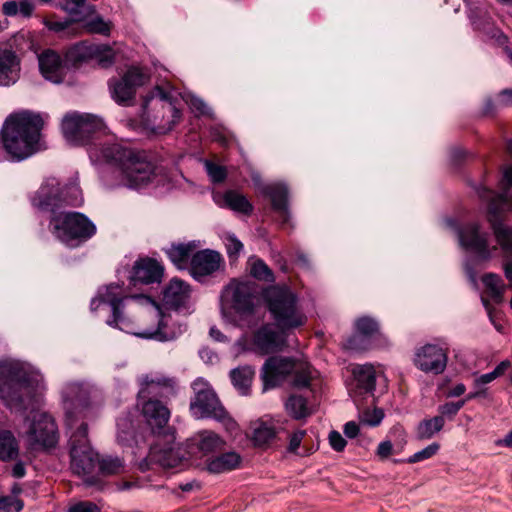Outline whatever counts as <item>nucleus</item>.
Here are the masks:
<instances>
[{"mask_svg": "<svg viewBox=\"0 0 512 512\" xmlns=\"http://www.w3.org/2000/svg\"><path fill=\"white\" fill-rule=\"evenodd\" d=\"M189 297V285L179 279H172L163 291L164 303L172 308L184 305Z\"/></svg>", "mask_w": 512, "mask_h": 512, "instance_id": "nucleus-28", "label": "nucleus"}, {"mask_svg": "<svg viewBox=\"0 0 512 512\" xmlns=\"http://www.w3.org/2000/svg\"><path fill=\"white\" fill-rule=\"evenodd\" d=\"M40 115L23 111L10 115L2 132L3 146L14 160H23L41 149Z\"/></svg>", "mask_w": 512, "mask_h": 512, "instance_id": "nucleus-6", "label": "nucleus"}, {"mask_svg": "<svg viewBox=\"0 0 512 512\" xmlns=\"http://www.w3.org/2000/svg\"><path fill=\"white\" fill-rule=\"evenodd\" d=\"M86 0H65L62 4V8L70 15L78 16L80 10L84 7Z\"/></svg>", "mask_w": 512, "mask_h": 512, "instance_id": "nucleus-56", "label": "nucleus"}, {"mask_svg": "<svg viewBox=\"0 0 512 512\" xmlns=\"http://www.w3.org/2000/svg\"><path fill=\"white\" fill-rule=\"evenodd\" d=\"M101 304L111 307L112 318L107 320L108 325L138 337L166 342L183 333L182 326L173 323L170 315L154 300L144 295H128L118 284L98 290L91 308L96 310Z\"/></svg>", "mask_w": 512, "mask_h": 512, "instance_id": "nucleus-2", "label": "nucleus"}, {"mask_svg": "<svg viewBox=\"0 0 512 512\" xmlns=\"http://www.w3.org/2000/svg\"><path fill=\"white\" fill-rule=\"evenodd\" d=\"M439 449H440V445L438 443L434 442V443L428 445L427 447H425L424 449H422V450L416 452L415 454H413L412 456H410L408 459L405 460V462H407L409 464H413V463H417V462H421V461L430 459L438 453Z\"/></svg>", "mask_w": 512, "mask_h": 512, "instance_id": "nucleus-47", "label": "nucleus"}, {"mask_svg": "<svg viewBox=\"0 0 512 512\" xmlns=\"http://www.w3.org/2000/svg\"><path fill=\"white\" fill-rule=\"evenodd\" d=\"M356 331L359 335H355L350 338L347 342V347L351 349H360L357 345V341L361 336L370 337L378 332L377 322L370 317H361L355 323Z\"/></svg>", "mask_w": 512, "mask_h": 512, "instance_id": "nucleus-33", "label": "nucleus"}, {"mask_svg": "<svg viewBox=\"0 0 512 512\" xmlns=\"http://www.w3.org/2000/svg\"><path fill=\"white\" fill-rule=\"evenodd\" d=\"M65 139L73 145H86L92 135L104 127L100 118L91 114L67 113L62 120Z\"/></svg>", "mask_w": 512, "mask_h": 512, "instance_id": "nucleus-13", "label": "nucleus"}, {"mask_svg": "<svg viewBox=\"0 0 512 512\" xmlns=\"http://www.w3.org/2000/svg\"><path fill=\"white\" fill-rule=\"evenodd\" d=\"M482 282L488 295L495 302H501L503 294L506 290V285L504 284L502 278L495 273H486L482 276Z\"/></svg>", "mask_w": 512, "mask_h": 512, "instance_id": "nucleus-35", "label": "nucleus"}, {"mask_svg": "<svg viewBox=\"0 0 512 512\" xmlns=\"http://www.w3.org/2000/svg\"><path fill=\"white\" fill-rule=\"evenodd\" d=\"M466 400H460L458 402H448L440 407V412L443 415L453 416L464 406Z\"/></svg>", "mask_w": 512, "mask_h": 512, "instance_id": "nucleus-58", "label": "nucleus"}, {"mask_svg": "<svg viewBox=\"0 0 512 512\" xmlns=\"http://www.w3.org/2000/svg\"><path fill=\"white\" fill-rule=\"evenodd\" d=\"M20 492L19 488H13V494L8 496L0 497V512H20L24 503L17 497Z\"/></svg>", "mask_w": 512, "mask_h": 512, "instance_id": "nucleus-44", "label": "nucleus"}, {"mask_svg": "<svg viewBox=\"0 0 512 512\" xmlns=\"http://www.w3.org/2000/svg\"><path fill=\"white\" fill-rule=\"evenodd\" d=\"M117 428L120 441H127L133 434V424L128 417L118 419Z\"/></svg>", "mask_w": 512, "mask_h": 512, "instance_id": "nucleus-51", "label": "nucleus"}, {"mask_svg": "<svg viewBox=\"0 0 512 512\" xmlns=\"http://www.w3.org/2000/svg\"><path fill=\"white\" fill-rule=\"evenodd\" d=\"M72 23V20H64V21H47L46 26L49 30L55 31V32H61L67 29Z\"/></svg>", "mask_w": 512, "mask_h": 512, "instance_id": "nucleus-60", "label": "nucleus"}, {"mask_svg": "<svg viewBox=\"0 0 512 512\" xmlns=\"http://www.w3.org/2000/svg\"><path fill=\"white\" fill-rule=\"evenodd\" d=\"M358 432H359V427L355 422L350 421L345 424L344 433L348 438L356 437Z\"/></svg>", "mask_w": 512, "mask_h": 512, "instance_id": "nucleus-61", "label": "nucleus"}, {"mask_svg": "<svg viewBox=\"0 0 512 512\" xmlns=\"http://www.w3.org/2000/svg\"><path fill=\"white\" fill-rule=\"evenodd\" d=\"M253 376L254 370L250 366L235 368L230 373L233 385L242 395L248 394Z\"/></svg>", "mask_w": 512, "mask_h": 512, "instance_id": "nucleus-34", "label": "nucleus"}, {"mask_svg": "<svg viewBox=\"0 0 512 512\" xmlns=\"http://www.w3.org/2000/svg\"><path fill=\"white\" fill-rule=\"evenodd\" d=\"M194 397L190 401V413L195 419L213 418L233 433L238 429L236 421L221 404L211 385L203 378L192 383Z\"/></svg>", "mask_w": 512, "mask_h": 512, "instance_id": "nucleus-8", "label": "nucleus"}, {"mask_svg": "<svg viewBox=\"0 0 512 512\" xmlns=\"http://www.w3.org/2000/svg\"><path fill=\"white\" fill-rule=\"evenodd\" d=\"M250 274L261 281L265 282H273L274 275L271 269L266 265V263L255 257H251L248 261Z\"/></svg>", "mask_w": 512, "mask_h": 512, "instance_id": "nucleus-42", "label": "nucleus"}, {"mask_svg": "<svg viewBox=\"0 0 512 512\" xmlns=\"http://www.w3.org/2000/svg\"><path fill=\"white\" fill-rule=\"evenodd\" d=\"M60 202H65L72 206H79L83 199L80 189L77 185H72L64 191L59 187V181L56 178H48L38 189L34 198V206L43 210L53 211Z\"/></svg>", "mask_w": 512, "mask_h": 512, "instance_id": "nucleus-14", "label": "nucleus"}, {"mask_svg": "<svg viewBox=\"0 0 512 512\" xmlns=\"http://www.w3.org/2000/svg\"><path fill=\"white\" fill-rule=\"evenodd\" d=\"M162 276L163 267L156 260L143 258L135 262L130 279L134 285L151 284L160 282Z\"/></svg>", "mask_w": 512, "mask_h": 512, "instance_id": "nucleus-24", "label": "nucleus"}, {"mask_svg": "<svg viewBox=\"0 0 512 512\" xmlns=\"http://www.w3.org/2000/svg\"><path fill=\"white\" fill-rule=\"evenodd\" d=\"M50 226L56 238L71 247L87 241L96 233L95 225L78 212L55 214L50 221Z\"/></svg>", "mask_w": 512, "mask_h": 512, "instance_id": "nucleus-11", "label": "nucleus"}, {"mask_svg": "<svg viewBox=\"0 0 512 512\" xmlns=\"http://www.w3.org/2000/svg\"><path fill=\"white\" fill-rule=\"evenodd\" d=\"M206 172L214 183H220L225 180L227 176L226 169L223 166L215 164L211 161H205Z\"/></svg>", "mask_w": 512, "mask_h": 512, "instance_id": "nucleus-49", "label": "nucleus"}, {"mask_svg": "<svg viewBox=\"0 0 512 512\" xmlns=\"http://www.w3.org/2000/svg\"><path fill=\"white\" fill-rule=\"evenodd\" d=\"M84 27L89 33L108 36L112 29V23L110 21H105L101 16H95L94 18L86 21Z\"/></svg>", "mask_w": 512, "mask_h": 512, "instance_id": "nucleus-45", "label": "nucleus"}, {"mask_svg": "<svg viewBox=\"0 0 512 512\" xmlns=\"http://www.w3.org/2000/svg\"><path fill=\"white\" fill-rule=\"evenodd\" d=\"M224 297L241 316L254 314L257 297L253 283L234 280L226 287Z\"/></svg>", "mask_w": 512, "mask_h": 512, "instance_id": "nucleus-18", "label": "nucleus"}, {"mask_svg": "<svg viewBox=\"0 0 512 512\" xmlns=\"http://www.w3.org/2000/svg\"><path fill=\"white\" fill-rule=\"evenodd\" d=\"M266 193L271 198L274 210L277 211L282 220L286 222L288 220L287 187L280 183L272 184L266 188Z\"/></svg>", "mask_w": 512, "mask_h": 512, "instance_id": "nucleus-29", "label": "nucleus"}, {"mask_svg": "<svg viewBox=\"0 0 512 512\" xmlns=\"http://www.w3.org/2000/svg\"><path fill=\"white\" fill-rule=\"evenodd\" d=\"M394 453H398V452L396 451L395 444L391 440L382 441L378 445L377 451H376L377 456L381 459H386Z\"/></svg>", "mask_w": 512, "mask_h": 512, "instance_id": "nucleus-55", "label": "nucleus"}, {"mask_svg": "<svg viewBox=\"0 0 512 512\" xmlns=\"http://www.w3.org/2000/svg\"><path fill=\"white\" fill-rule=\"evenodd\" d=\"M196 248L192 243L172 245L167 251L169 259L179 269L187 266L191 252Z\"/></svg>", "mask_w": 512, "mask_h": 512, "instance_id": "nucleus-36", "label": "nucleus"}, {"mask_svg": "<svg viewBox=\"0 0 512 512\" xmlns=\"http://www.w3.org/2000/svg\"><path fill=\"white\" fill-rule=\"evenodd\" d=\"M18 443L10 431L0 432V459L11 460L18 456Z\"/></svg>", "mask_w": 512, "mask_h": 512, "instance_id": "nucleus-39", "label": "nucleus"}, {"mask_svg": "<svg viewBox=\"0 0 512 512\" xmlns=\"http://www.w3.org/2000/svg\"><path fill=\"white\" fill-rule=\"evenodd\" d=\"M156 100V106L161 108V116L157 113L153 115L150 126L154 133L165 134L173 129L181 119V111L176 107L173 102V95L171 91H167L164 87L156 86L147 96L143 103L144 113L149 117L148 107L149 103Z\"/></svg>", "mask_w": 512, "mask_h": 512, "instance_id": "nucleus-12", "label": "nucleus"}, {"mask_svg": "<svg viewBox=\"0 0 512 512\" xmlns=\"http://www.w3.org/2000/svg\"><path fill=\"white\" fill-rule=\"evenodd\" d=\"M241 461V456L237 452L227 451L206 457L203 461L197 462L196 466L210 474H223L239 468Z\"/></svg>", "mask_w": 512, "mask_h": 512, "instance_id": "nucleus-22", "label": "nucleus"}, {"mask_svg": "<svg viewBox=\"0 0 512 512\" xmlns=\"http://www.w3.org/2000/svg\"><path fill=\"white\" fill-rule=\"evenodd\" d=\"M465 391V385L462 383H458L447 392V397H459L463 395Z\"/></svg>", "mask_w": 512, "mask_h": 512, "instance_id": "nucleus-64", "label": "nucleus"}, {"mask_svg": "<svg viewBox=\"0 0 512 512\" xmlns=\"http://www.w3.org/2000/svg\"><path fill=\"white\" fill-rule=\"evenodd\" d=\"M502 267L505 278L512 286V258H505Z\"/></svg>", "mask_w": 512, "mask_h": 512, "instance_id": "nucleus-62", "label": "nucleus"}, {"mask_svg": "<svg viewBox=\"0 0 512 512\" xmlns=\"http://www.w3.org/2000/svg\"><path fill=\"white\" fill-rule=\"evenodd\" d=\"M353 375L357 387L361 392H372L375 388L376 371L373 365H357L353 368Z\"/></svg>", "mask_w": 512, "mask_h": 512, "instance_id": "nucleus-30", "label": "nucleus"}, {"mask_svg": "<svg viewBox=\"0 0 512 512\" xmlns=\"http://www.w3.org/2000/svg\"><path fill=\"white\" fill-rule=\"evenodd\" d=\"M190 107H191L192 110L197 112L199 115H208V114H210L209 107L200 98L192 97L190 99Z\"/></svg>", "mask_w": 512, "mask_h": 512, "instance_id": "nucleus-59", "label": "nucleus"}, {"mask_svg": "<svg viewBox=\"0 0 512 512\" xmlns=\"http://www.w3.org/2000/svg\"><path fill=\"white\" fill-rule=\"evenodd\" d=\"M79 59L94 58L102 67H108L115 61V53L107 45H90L81 43L75 47Z\"/></svg>", "mask_w": 512, "mask_h": 512, "instance_id": "nucleus-27", "label": "nucleus"}, {"mask_svg": "<svg viewBox=\"0 0 512 512\" xmlns=\"http://www.w3.org/2000/svg\"><path fill=\"white\" fill-rule=\"evenodd\" d=\"M276 430L274 427L267 423L260 422L256 423L253 432L252 440L257 446L269 445L276 438Z\"/></svg>", "mask_w": 512, "mask_h": 512, "instance_id": "nucleus-40", "label": "nucleus"}, {"mask_svg": "<svg viewBox=\"0 0 512 512\" xmlns=\"http://www.w3.org/2000/svg\"><path fill=\"white\" fill-rule=\"evenodd\" d=\"M67 512H100V508L91 501H78L72 503Z\"/></svg>", "mask_w": 512, "mask_h": 512, "instance_id": "nucleus-53", "label": "nucleus"}, {"mask_svg": "<svg viewBox=\"0 0 512 512\" xmlns=\"http://www.w3.org/2000/svg\"><path fill=\"white\" fill-rule=\"evenodd\" d=\"M20 59L9 49L0 50V85L9 86L20 77Z\"/></svg>", "mask_w": 512, "mask_h": 512, "instance_id": "nucleus-26", "label": "nucleus"}, {"mask_svg": "<svg viewBox=\"0 0 512 512\" xmlns=\"http://www.w3.org/2000/svg\"><path fill=\"white\" fill-rule=\"evenodd\" d=\"M268 309L280 331L265 324L253 335L257 351L268 354L281 350L286 345V332L303 326L307 317L297 304L296 295L286 286H271L264 292Z\"/></svg>", "mask_w": 512, "mask_h": 512, "instance_id": "nucleus-4", "label": "nucleus"}, {"mask_svg": "<svg viewBox=\"0 0 512 512\" xmlns=\"http://www.w3.org/2000/svg\"><path fill=\"white\" fill-rule=\"evenodd\" d=\"M328 439L331 447L338 452L343 451L347 444L343 436L337 431H331Z\"/></svg>", "mask_w": 512, "mask_h": 512, "instance_id": "nucleus-57", "label": "nucleus"}, {"mask_svg": "<svg viewBox=\"0 0 512 512\" xmlns=\"http://www.w3.org/2000/svg\"><path fill=\"white\" fill-rule=\"evenodd\" d=\"M139 398L143 400L141 413L145 422L155 435L166 433V430H175L168 425L170 410L160 400L149 398L150 396L169 397L175 394L177 381L160 373H150L139 378Z\"/></svg>", "mask_w": 512, "mask_h": 512, "instance_id": "nucleus-5", "label": "nucleus"}, {"mask_svg": "<svg viewBox=\"0 0 512 512\" xmlns=\"http://www.w3.org/2000/svg\"><path fill=\"white\" fill-rule=\"evenodd\" d=\"M34 5L31 0H11L2 5V12L5 16L14 17L21 15L23 17L31 16Z\"/></svg>", "mask_w": 512, "mask_h": 512, "instance_id": "nucleus-37", "label": "nucleus"}, {"mask_svg": "<svg viewBox=\"0 0 512 512\" xmlns=\"http://www.w3.org/2000/svg\"><path fill=\"white\" fill-rule=\"evenodd\" d=\"M444 423L445 421L442 416H435L421 421L417 427V437L421 440L432 438L442 430Z\"/></svg>", "mask_w": 512, "mask_h": 512, "instance_id": "nucleus-38", "label": "nucleus"}, {"mask_svg": "<svg viewBox=\"0 0 512 512\" xmlns=\"http://www.w3.org/2000/svg\"><path fill=\"white\" fill-rule=\"evenodd\" d=\"M384 416V413L381 409L377 408H367L362 411H360V421L363 424L369 425V426H377L380 424Z\"/></svg>", "mask_w": 512, "mask_h": 512, "instance_id": "nucleus-48", "label": "nucleus"}, {"mask_svg": "<svg viewBox=\"0 0 512 512\" xmlns=\"http://www.w3.org/2000/svg\"><path fill=\"white\" fill-rule=\"evenodd\" d=\"M225 204L232 210L244 214H249L252 211V205L243 196L235 191H228L224 195Z\"/></svg>", "mask_w": 512, "mask_h": 512, "instance_id": "nucleus-41", "label": "nucleus"}, {"mask_svg": "<svg viewBox=\"0 0 512 512\" xmlns=\"http://www.w3.org/2000/svg\"><path fill=\"white\" fill-rule=\"evenodd\" d=\"M200 357L206 362V363H213L215 360H217V355L211 351L208 348H203L199 352Z\"/></svg>", "mask_w": 512, "mask_h": 512, "instance_id": "nucleus-63", "label": "nucleus"}, {"mask_svg": "<svg viewBox=\"0 0 512 512\" xmlns=\"http://www.w3.org/2000/svg\"><path fill=\"white\" fill-rule=\"evenodd\" d=\"M389 436L394 439L396 451L402 452L407 443V434H406L404 428L399 425L394 426L390 430Z\"/></svg>", "mask_w": 512, "mask_h": 512, "instance_id": "nucleus-50", "label": "nucleus"}, {"mask_svg": "<svg viewBox=\"0 0 512 512\" xmlns=\"http://www.w3.org/2000/svg\"><path fill=\"white\" fill-rule=\"evenodd\" d=\"M39 69L43 77L53 83L64 79L65 66L62 57L53 50H45L38 55Z\"/></svg>", "mask_w": 512, "mask_h": 512, "instance_id": "nucleus-23", "label": "nucleus"}, {"mask_svg": "<svg viewBox=\"0 0 512 512\" xmlns=\"http://www.w3.org/2000/svg\"><path fill=\"white\" fill-rule=\"evenodd\" d=\"M285 410L295 420L305 419L313 412L307 399L297 394L288 397L285 402Z\"/></svg>", "mask_w": 512, "mask_h": 512, "instance_id": "nucleus-31", "label": "nucleus"}, {"mask_svg": "<svg viewBox=\"0 0 512 512\" xmlns=\"http://www.w3.org/2000/svg\"><path fill=\"white\" fill-rule=\"evenodd\" d=\"M45 389L42 374L29 363L0 361V398L11 410L28 412L19 435L30 450L50 449L58 442L54 419L37 409Z\"/></svg>", "mask_w": 512, "mask_h": 512, "instance_id": "nucleus-1", "label": "nucleus"}, {"mask_svg": "<svg viewBox=\"0 0 512 512\" xmlns=\"http://www.w3.org/2000/svg\"><path fill=\"white\" fill-rule=\"evenodd\" d=\"M305 435H306L305 430H298V431L294 432L293 434H291V436L289 437L288 451L291 453L301 455V456L307 455L308 453L306 451H304V452L298 451V449L300 448V444Z\"/></svg>", "mask_w": 512, "mask_h": 512, "instance_id": "nucleus-52", "label": "nucleus"}, {"mask_svg": "<svg viewBox=\"0 0 512 512\" xmlns=\"http://www.w3.org/2000/svg\"><path fill=\"white\" fill-rule=\"evenodd\" d=\"M97 467L102 474L113 475L122 471L123 463L118 457H106L102 460L98 459Z\"/></svg>", "mask_w": 512, "mask_h": 512, "instance_id": "nucleus-46", "label": "nucleus"}, {"mask_svg": "<svg viewBox=\"0 0 512 512\" xmlns=\"http://www.w3.org/2000/svg\"><path fill=\"white\" fill-rule=\"evenodd\" d=\"M187 463V450L176 442L175 430H166V433L156 436L147 457L139 464V467L145 471L155 464L163 469H171L184 466Z\"/></svg>", "mask_w": 512, "mask_h": 512, "instance_id": "nucleus-9", "label": "nucleus"}, {"mask_svg": "<svg viewBox=\"0 0 512 512\" xmlns=\"http://www.w3.org/2000/svg\"><path fill=\"white\" fill-rule=\"evenodd\" d=\"M225 441L217 433L210 430H203L195 434L188 443L187 456L196 466L197 462L203 461L220 451Z\"/></svg>", "mask_w": 512, "mask_h": 512, "instance_id": "nucleus-17", "label": "nucleus"}, {"mask_svg": "<svg viewBox=\"0 0 512 512\" xmlns=\"http://www.w3.org/2000/svg\"><path fill=\"white\" fill-rule=\"evenodd\" d=\"M88 153L95 163H108L115 168L118 185L141 189L151 184L164 185L163 168L153 165L145 155L127 148L113 140L93 137Z\"/></svg>", "mask_w": 512, "mask_h": 512, "instance_id": "nucleus-3", "label": "nucleus"}, {"mask_svg": "<svg viewBox=\"0 0 512 512\" xmlns=\"http://www.w3.org/2000/svg\"><path fill=\"white\" fill-rule=\"evenodd\" d=\"M500 184L502 193L492 197L490 203L495 202L503 210H512V198L508 194V189L512 186V165L504 169Z\"/></svg>", "mask_w": 512, "mask_h": 512, "instance_id": "nucleus-32", "label": "nucleus"}, {"mask_svg": "<svg viewBox=\"0 0 512 512\" xmlns=\"http://www.w3.org/2000/svg\"><path fill=\"white\" fill-rule=\"evenodd\" d=\"M506 211L502 207H497L495 202L489 203L488 220L504 258H512V227L501 224L498 219L500 214Z\"/></svg>", "mask_w": 512, "mask_h": 512, "instance_id": "nucleus-21", "label": "nucleus"}, {"mask_svg": "<svg viewBox=\"0 0 512 512\" xmlns=\"http://www.w3.org/2000/svg\"><path fill=\"white\" fill-rule=\"evenodd\" d=\"M63 403L66 410L67 425L69 428L74 426V409L82 408L86 405L87 391L80 384H69L63 392Z\"/></svg>", "mask_w": 512, "mask_h": 512, "instance_id": "nucleus-25", "label": "nucleus"}, {"mask_svg": "<svg viewBox=\"0 0 512 512\" xmlns=\"http://www.w3.org/2000/svg\"><path fill=\"white\" fill-rule=\"evenodd\" d=\"M288 376H293L292 384L303 388L310 386L317 372L303 359L291 357H269L262 368L264 390L280 385Z\"/></svg>", "mask_w": 512, "mask_h": 512, "instance_id": "nucleus-7", "label": "nucleus"}, {"mask_svg": "<svg viewBox=\"0 0 512 512\" xmlns=\"http://www.w3.org/2000/svg\"><path fill=\"white\" fill-rule=\"evenodd\" d=\"M446 351L433 344H427L417 350L414 364L425 373L441 374L447 365Z\"/></svg>", "mask_w": 512, "mask_h": 512, "instance_id": "nucleus-19", "label": "nucleus"}, {"mask_svg": "<svg viewBox=\"0 0 512 512\" xmlns=\"http://www.w3.org/2000/svg\"><path fill=\"white\" fill-rule=\"evenodd\" d=\"M510 365L511 364L508 360H504L501 363H499L492 372L476 377L474 380L475 388H483L484 385L491 383L496 378L503 375L505 371L510 367Z\"/></svg>", "mask_w": 512, "mask_h": 512, "instance_id": "nucleus-43", "label": "nucleus"}, {"mask_svg": "<svg viewBox=\"0 0 512 512\" xmlns=\"http://www.w3.org/2000/svg\"><path fill=\"white\" fill-rule=\"evenodd\" d=\"M458 240L461 247L476 254L481 261H489L498 247L489 245L488 232L482 231L479 224L469 223L458 230Z\"/></svg>", "mask_w": 512, "mask_h": 512, "instance_id": "nucleus-15", "label": "nucleus"}, {"mask_svg": "<svg viewBox=\"0 0 512 512\" xmlns=\"http://www.w3.org/2000/svg\"><path fill=\"white\" fill-rule=\"evenodd\" d=\"M72 471L83 478L87 485H95L97 479L98 455L87 439V425L82 423L70 436Z\"/></svg>", "mask_w": 512, "mask_h": 512, "instance_id": "nucleus-10", "label": "nucleus"}, {"mask_svg": "<svg viewBox=\"0 0 512 512\" xmlns=\"http://www.w3.org/2000/svg\"><path fill=\"white\" fill-rule=\"evenodd\" d=\"M148 81V76L139 68L131 67L120 79H111L109 88L112 98L122 105H129L138 87Z\"/></svg>", "mask_w": 512, "mask_h": 512, "instance_id": "nucleus-16", "label": "nucleus"}, {"mask_svg": "<svg viewBox=\"0 0 512 512\" xmlns=\"http://www.w3.org/2000/svg\"><path fill=\"white\" fill-rule=\"evenodd\" d=\"M223 263L220 253L213 250H202L196 252L190 261L191 275L197 279L212 275L221 268Z\"/></svg>", "mask_w": 512, "mask_h": 512, "instance_id": "nucleus-20", "label": "nucleus"}, {"mask_svg": "<svg viewBox=\"0 0 512 512\" xmlns=\"http://www.w3.org/2000/svg\"><path fill=\"white\" fill-rule=\"evenodd\" d=\"M225 246L230 257H237L243 249V244L234 235H228L226 237Z\"/></svg>", "mask_w": 512, "mask_h": 512, "instance_id": "nucleus-54", "label": "nucleus"}]
</instances>
